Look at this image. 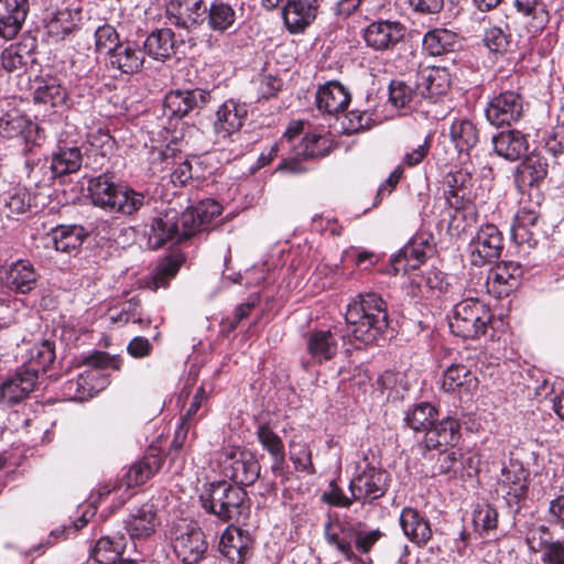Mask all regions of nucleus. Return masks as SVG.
I'll return each instance as SVG.
<instances>
[{"label": "nucleus", "mask_w": 564, "mask_h": 564, "mask_svg": "<svg viewBox=\"0 0 564 564\" xmlns=\"http://www.w3.org/2000/svg\"><path fill=\"white\" fill-rule=\"evenodd\" d=\"M345 319L356 339L373 343L388 327L387 304L376 293L360 295L348 305Z\"/></svg>", "instance_id": "1"}, {"label": "nucleus", "mask_w": 564, "mask_h": 564, "mask_svg": "<svg viewBox=\"0 0 564 564\" xmlns=\"http://www.w3.org/2000/svg\"><path fill=\"white\" fill-rule=\"evenodd\" d=\"M88 191L93 204L110 213L132 215L144 204L142 194L116 185L106 176L93 178L89 182Z\"/></svg>", "instance_id": "2"}, {"label": "nucleus", "mask_w": 564, "mask_h": 564, "mask_svg": "<svg viewBox=\"0 0 564 564\" xmlns=\"http://www.w3.org/2000/svg\"><path fill=\"white\" fill-rule=\"evenodd\" d=\"M246 498L247 492L242 487L232 486L223 480L210 484L207 491L200 496V501L207 512L228 522L239 519Z\"/></svg>", "instance_id": "3"}, {"label": "nucleus", "mask_w": 564, "mask_h": 564, "mask_svg": "<svg viewBox=\"0 0 564 564\" xmlns=\"http://www.w3.org/2000/svg\"><path fill=\"white\" fill-rule=\"evenodd\" d=\"M490 322L488 306L476 299H467L454 306L449 328L456 336L475 339L486 333Z\"/></svg>", "instance_id": "4"}, {"label": "nucleus", "mask_w": 564, "mask_h": 564, "mask_svg": "<svg viewBox=\"0 0 564 564\" xmlns=\"http://www.w3.org/2000/svg\"><path fill=\"white\" fill-rule=\"evenodd\" d=\"M219 464L223 473L239 487L251 486L260 477L261 466L257 456L251 451L239 446L224 447Z\"/></svg>", "instance_id": "5"}, {"label": "nucleus", "mask_w": 564, "mask_h": 564, "mask_svg": "<svg viewBox=\"0 0 564 564\" xmlns=\"http://www.w3.org/2000/svg\"><path fill=\"white\" fill-rule=\"evenodd\" d=\"M170 536L173 550L183 564H198L207 550L204 533L198 527L181 521L173 524Z\"/></svg>", "instance_id": "6"}, {"label": "nucleus", "mask_w": 564, "mask_h": 564, "mask_svg": "<svg viewBox=\"0 0 564 564\" xmlns=\"http://www.w3.org/2000/svg\"><path fill=\"white\" fill-rule=\"evenodd\" d=\"M83 364L87 369L79 373L78 378L83 386V393L88 398L107 387L108 378L102 373L104 370H119L121 367L120 360L106 351L91 352L85 357Z\"/></svg>", "instance_id": "7"}, {"label": "nucleus", "mask_w": 564, "mask_h": 564, "mask_svg": "<svg viewBox=\"0 0 564 564\" xmlns=\"http://www.w3.org/2000/svg\"><path fill=\"white\" fill-rule=\"evenodd\" d=\"M523 115V98L512 90L495 96L487 105L486 118L496 127L511 126Z\"/></svg>", "instance_id": "8"}, {"label": "nucleus", "mask_w": 564, "mask_h": 564, "mask_svg": "<svg viewBox=\"0 0 564 564\" xmlns=\"http://www.w3.org/2000/svg\"><path fill=\"white\" fill-rule=\"evenodd\" d=\"M470 261L474 265L481 267L485 263L497 260L503 249L502 234L497 226L487 224L481 226L470 243Z\"/></svg>", "instance_id": "9"}, {"label": "nucleus", "mask_w": 564, "mask_h": 564, "mask_svg": "<svg viewBox=\"0 0 564 564\" xmlns=\"http://www.w3.org/2000/svg\"><path fill=\"white\" fill-rule=\"evenodd\" d=\"M349 489L355 501L372 502L387 491V476L381 469L367 465L350 481Z\"/></svg>", "instance_id": "10"}, {"label": "nucleus", "mask_w": 564, "mask_h": 564, "mask_svg": "<svg viewBox=\"0 0 564 564\" xmlns=\"http://www.w3.org/2000/svg\"><path fill=\"white\" fill-rule=\"evenodd\" d=\"M529 486V471L519 460L510 459L501 468L497 480V492L501 494L508 502H519L527 495Z\"/></svg>", "instance_id": "11"}, {"label": "nucleus", "mask_w": 564, "mask_h": 564, "mask_svg": "<svg viewBox=\"0 0 564 564\" xmlns=\"http://www.w3.org/2000/svg\"><path fill=\"white\" fill-rule=\"evenodd\" d=\"M210 100V94L196 88L189 90H172L164 98V115L169 118H183L189 112L200 109Z\"/></svg>", "instance_id": "12"}, {"label": "nucleus", "mask_w": 564, "mask_h": 564, "mask_svg": "<svg viewBox=\"0 0 564 564\" xmlns=\"http://www.w3.org/2000/svg\"><path fill=\"white\" fill-rule=\"evenodd\" d=\"M522 275L519 263L502 261L492 267L487 275V291L497 299L508 296L517 286Z\"/></svg>", "instance_id": "13"}, {"label": "nucleus", "mask_w": 564, "mask_h": 564, "mask_svg": "<svg viewBox=\"0 0 564 564\" xmlns=\"http://www.w3.org/2000/svg\"><path fill=\"white\" fill-rule=\"evenodd\" d=\"M35 370L20 368L0 384V403L11 406L29 397L36 384Z\"/></svg>", "instance_id": "14"}, {"label": "nucleus", "mask_w": 564, "mask_h": 564, "mask_svg": "<svg viewBox=\"0 0 564 564\" xmlns=\"http://www.w3.org/2000/svg\"><path fill=\"white\" fill-rule=\"evenodd\" d=\"M0 135L7 139L21 138L26 151L37 144L40 137L37 126L18 110L9 111L0 118Z\"/></svg>", "instance_id": "15"}, {"label": "nucleus", "mask_w": 564, "mask_h": 564, "mask_svg": "<svg viewBox=\"0 0 564 564\" xmlns=\"http://www.w3.org/2000/svg\"><path fill=\"white\" fill-rule=\"evenodd\" d=\"M147 236L148 247L154 250L167 242H181L177 213L170 210L152 218Z\"/></svg>", "instance_id": "16"}, {"label": "nucleus", "mask_w": 564, "mask_h": 564, "mask_svg": "<svg viewBox=\"0 0 564 564\" xmlns=\"http://www.w3.org/2000/svg\"><path fill=\"white\" fill-rule=\"evenodd\" d=\"M252 539L240 528L229 527L219 541V551L230 564H243L251 554Z\"/></svg>", "instance_id": "17"}, {"label": "nucleus", "mask_w": 564, "mask_h": 564, "mask_svg": "<svg viewBox=\"0 0 564 564\" xmlns=\"http://www.w3.org/2000/svg\"><path fill=\"white\" fill-rule=\"evenodd\" d=\"M405 34V28L398 21H377L365 31V41L375 50H389L399 43Z\"/></svg>", "instance_id": "18"}, {"label": "nucleus", "mask_w": 564, "mask_h": 564, "mask_svg": "<svg viewBox=\"0 0 564 564\" xmlns=\"http://www.w3.org/2000/svg\"><path fill=\"white\" fill-rule=\"evenodd\" d=\"M248 115L245 104L232 99L226 100L216 112L214 130L218 138L227 139L239 131Z\"/></svg>", "instance_id": "19"}, {"label": "nucleus", "mask_w": 564, "mask_h": 564, "mask_svg": "<svg viewBox=\"0 0 564 564\" xmlns=\"http://www.w3.org/2000/svg\"><path fill=\"white\" fill-rule=\"evenodd\" d=\"M317 0H288L283 8V20L291 33H302L315 20Z\"/></svg>", "instance_id": "20"}, {"label": "nucleus", "mask_w": 564, "mask_h": 564, "mask_svg": "<svg viewBox=\"0 0 564 564\" xmlns=\"http://www.w3.org/2000/svg\"><path fill=\"white\" fill-rule=\"evenodd\" d=\"M206 7L203 0H170L166 6L167 19L177 26L189 29L204 20Z\"/></svg>", "instance_id": "21"}, {"label": "nucleus", "mask_w": 564, "mask_h": 564, "mask_svg": "<svg viewBox=\"0 0 564 564\" xmlns=\"http://www.w3.org/2000/svg\"><path fill=\"white\" fill-rule=\"evenodd\" d=\"M451 86V75L443 67H426L417 74V93L430 100L435 101L445 95Z\"/></svg>", "instance_id": "22"}, {"label": "nucleus", "mask_w": 564, "mask_h": 564, "mask_svg": "<svg viewBox=\"0 0 564 564\" xmlns=\"http://www.w3.org/2000/svg\"><path fill=\"white\" fill-rule=\"evenodd\" d=\"M549 172L547 160L540 154L532 153L517 166L514 181L520 191L539 186Z\"/></svg>", "instance_id": "23"}, {"label": "nucleus", "mask_w": 564, "mask_h": 564, "mask_svg": "<svg viewBox=\"0 0 564 564\" xmlns=\"http://www.w3.org/2000/svg\"><path fill=\"white\" fill-rule=\"evenodd\" d=\"M29 9L28 0H0V37L11 40L22 28Z\"/></svg>", "instance_id": "24"}, {"label": "nucleus", "mask_w": 564, "mask_h": 564, "mask_svg": "<svg viewBox=\"0 0 564 564\" xmlns=\"http://www.w3.org/2000/svg\"><path fill=\"white\" fill-rule=\"evenodd\" d=\"M144 52L133 42H122L109 55V64L122 74H135L141 70Z\"/></svg>", "instance_id": "25"}, {"label": "nucleus", "mask_w": 564, "mask_h": 564, "mask_svg": "<svg viewBox=\"0 0 564 564\" xmlns=\"http://www.w3.org/2000/svg\"><path fill=\"white\" fill-rule=\"evenodd\" d=\"M539 219L540 216L536 212L527 208L519 209L511 229L514 241L535 247L541 232Z\"/></svg>", "instance_id": "26"}, {"label": "nucleus", "mask_w": 564, "mask_h": 564, "mask_svg": "<svg viewBox=\"0 0 564 564\" xmlns=\"http://www.w3.org/2000/svg\"><path fill=\"white\" fill-rule=\"evenodd\" d=\"M492 144L495 152L508 161L519 160L529 149L527 137L519 130L499 132L494 135Z\"/></svg>", "instance_id": "27"}, {"label": "nucleus", "mask_w": 564, "mask_h": 564, "mask_svg": "<svg viewBox=\"0 0 564 564\" xmlns=\"http://www.w3.org/2000/svg\"><path fill=\"white\" fill-rule=\"evenodd\" d=\"M460 425L453 417H445L429 427L424 435L426 448H437L440 446H454L459 440Z\"/></svg>", "instance_id": "28"}, {"label": "nucleus", "mask_w": 564, "mask_h": 564, "mask_svg": "<svg viewBox=\"0 0 564 564\" xmlns=\"http://www.w3.org/2000/svg\"><path fill=\"white\" fill-rule=\"evenodd\" d=\"M163 460L164 459L159 452L151 451L141 460L134 463L129 468L121 482H123L127 488L143 485L160 470L163 465Z\"/></svg>", "instance_id": "29"}, {"label": "nucleus", "mask_w": 564, "mask_h": 564, "mask_svg": "<svg viewBox=\"0 0 564 564\" xmlns=\"http://www.w3.org/2000/svg\"><path fill=\"white\" fill-rule=\"evenodd\" d=\"M350 101V95L338 82H329L317 90L316 102L319 110L329 115L344 111Z\"/></svg>", "instance_id": "30"}, {"label": "nucleus", "mask_w": 564, "mask_h": 564, "mask_svg": "<svg viewBox=\"0 0 564 564\" xmlns=\"http://www.w3.org/2000/svg\"><path fill=\"white\" fill-rule=\"evenodd\" d=\"M37 281V273L29 261L19 260L12 263L6 273L8 288L17 293L31 292Z\"/></svg>", "instance_id": "31"}, {"label": "nucleus", "mask_w": 564, "mask_h": 564, "mask_svg": "<svg viewBox=\"0 0 564 564\" xmlns=\"http://www.w3.org/2000/svg\"><path fill=\"white\" fill-rule=\"evenodd\" d=\"M306 347L312 359L322 364L335 357L337 340L330 330H313L307 334Z\"/></svg>", "instance_id": "32"}, {"label": "nucleus", "mask_w": 564, "mask_h": 564, "mask_svg": "<svg viewBox=\"0 0 564 564\" xmlns=\"http://www.w3.org/2000/svg\"><path fill=\"white\" fill-rule=\"evenodd\" d=\"M473 181V174L466 167H462L446 176L449 189L445 192V195L451 207L459 209L464 206V200L467 199Z\"/></svg>", "instance_id": "33"}, {"label": "nucleus", "mask_w": 564, "mask_h": 564, "mask_svg": "<svg viewBox=\"0 0 564 564\" xmlns=\"http://www.w3.org/2000/svg\"><path fill=\"white\" fill-rule=\"evenodd\" d=\"M400 524L404 534L416 544H424L432 536L429 522L415 509L404 508L400 516Z\"/></svg>", "instance_id": "34"}, {"label": "nucleus", "mask_w": 564, "mask_h": 564, "mask_svg": "<svg viewBox=\"0 0 564 564\" xmlns=\"http://www.w3.org/2000/svg\"><path fill=\"white\" fill-rule=\"evenodd\" d=\"M356 530L349 523L332 522L325 525V538L327 542L343 553L347 560L354 556L352 541H355Z\"/></svg>", "instance_id": "35"}, {"label": "nucleus", "mask_w": 564, "mask_h": 564, "mask_svg": "<svg viewBox=\"0 0 564 564\" xmlns=\"http://www.w3.org/2000/svg\"><path fill=\"white\" fill-rule=\"evenodd\" d=\"M126 546L124 535H105L97 540L90 556L100 564H115L117 563L116 558L124 552Z\"/></svg>", "instance_id": "36"}, {"label": "nucleus", "mask_w": 564, "mask_h": 564, "mask_svg": "<svg viewBox=\"0 0 564 564\" xmlns=\"http://www.w3.org/2000/svg\"><path fill=\"white\" fill-rule=\"evenodd\" d=\"M159 520L151 506H142L135 513L131 514L126 522V528L131 539H144L154 533Z\"/></svg>", "instance_id": "37"}, {"label": "nucleus", "mask_w": 564, "mask_h": 564, "mask_svg": "<svg viewBox=\"0 0 564 564\" xmlns=\"http://www.w3.org/2000/svg\"><path fill=\"white\" fill-rule=\"evenodd\" d=\"M174 33L170 29L152 32L144 42V51L154 59L165 61L174 54Z\"/></svg>", "instance_id": "38"}, {"label": "nucleus", "mask_w": 564, "mask_h": 564, "mask_svg": "<svg viewBox=\"0 0 564 564\" xmlns=\"http://www.w3.org/2000/svg\"><path fill=\"white\" fill-rule=\"evenodd\" d=\"M449 137L460 153H468L479 141L478 129L468 119L454 120L449 128Z\"/></svg>", "instance_id": "39"}, {"label": "nucleus", "mask_w": 564, "mask_h": 564, "mask_svg": "<svg viewBox=\"0 0 564 564\" xmlns=\"http://www.w3.org/2000/svg\"><path fill=\"white\" fill-rule=\"evenodd\" d=\"M87 237L82 226H58L52 231V241L56 251L70 253L77 250Z\"/></svg>", "instance_id": "40"}, {"label": "nucleus", "mask_w": 564, "mask_h": 564, "mask_svg": "<svg viewBox=\"0 0 564 564\" xmlns=\"http://www.w3.org/2000/svg\"><path fill=\"white\" fill-rule=\"evenodd\" d=\"M257 437L262 447L271 455L273 459L272 470L276 471L282 469L285 460V451L281 437L275 432H273V430L267 423H261L258 425Z\"/></svg>", "instance_id": "41"}, {"label": "nucleus", "mask_w": 564, "mask_h": 564, "mask_svg": "<svg viewBox=\"0 0 564 564\" xmlns=\"http://www.w3.org/2000/svg\"><path fill=\"white\" fill-rule=\"evenodd\" d=\"M82 152L76 147L59 148L52 156L51 172L53 177H61L77 172L82 166Z\"/></svg>", "instance_id": "42"}, {"label": "nucleus", "mask_w": 564, "mask_h": 564, "mask_svg": "<svg viewBox=\"0 0 564 564\" xmlns=\"http://www.w3.org/2000/svg\"><path fill=\"white\" fill-rule=\"evenodd\" d=\"M477 386V378L463 365H452L443 376V389L447 392L465 389L470 390Z\"/></svg>", "instance_id": "43"}, {"label": "nucleus", "mask_w": 564, "mask_h": 564, "mask_svg": "<svg viewBox=\"0 0 564 564\" xmlns=\"http://www.w3.org/2000/svg\"><path fill=\"white\" fill-rule=\"evenodd\" d=\"M514 6L519 12L531 18L529 28L532 33L541 32L547 25L549 12L539 0H514Z\"/></svg>", "instance_id": "44"}, {"label": "nucleus", "mask_w": 564, "mask_h": 564, "mask_svg": "<svg viewBox=\"0 0 564 564\" xmlns=\"http://www.w3.org/2000/svg\"><path fill=\"white\" fill-rule=\"evenodd\" d=\"M185 258L182 253H175L162 259L154 271L150 288L156 291L165 288L169 281L176 275Z\"/></svg>", "instance_id": "45"}, {"label": "nucleus", "mask_w": 564, "mask_h": 564, "mask_svg": "<svg viewBox=\"0 0 564 564\" xmlns=\"http://www.w3.org/2000/svg\"><path fill=\"white\" fill-rule=\"evenodd\" d=\"M55 359V349L53 343L43 340L30 349L29 360L21 368H32L35 370L36 379L39 372H45Z\"/></svg>", "instance_id": "46"}, {"label": "nucleus", "mask_w": 564, "mask_h": 564, "mask_svg": "<svg viewBox=\"0 0 564 564\" xmlns=\"http://www.w3.org/2000/svg\"><path fill=\"white\" fill-rule=\"evenodd\" d=\"M430 257L427 250L420 248L412 240L401 250L394 259V269L397 271L408 272L416 270Z\"/></svg>", "instance_id": "47"}, {"label": "nucleus", "mask_w": 564, "mask_h": 564, "mask_svg": "<svg viewBox=\"0 0 564 564\" xmlns=\"http://www.w3.org/2000/svg\"><path fill=\"white\" fill-rule=\"evenodd\" d=\"M332 148L333 141L329 135L312 132L304 137L299 153L305 158H322L327 155Z\"/></svg>", "instance_id": "48"}, {"label": "nucleus", "mask_w": 564, "mask_h": 564, "mask_svg": "<svg viewBox=\"0 0 564 564\" xmlns=\"http://www.w3.org/2000/svg\"><path fill=\"white\" fill-rule=\"evenodd\" d=\"M437 411L430 403H421L414 406L405 416V422L415 432H426L436 421Z\"/></svg>", "instance_id": "49"}, {"label": "nucleus", "mask_w": 564, "mask_h": 564, "mask_svg": "<svg viewBox=\"0 0 564 564\" xmlns=\"http://www.w3.org/2000/svg\"><path fill=\"white\" fill-rule=\"evenodd\" d=\"M66 98V89L55 78L45 80L34 93V100L36 102L50 104L52 107L64 105Z\"/></svg>", "instance_id": "50"}, {"label": "nucleus", "mask_w": 564, "mask_h": 564, "mask_svg": "<svg viewBox=\"0 0 564 564\" xmlns=\"http://www.w3.org/2000/svg\"><path fill=\"white\" fill-rule=\"evenodd\" d=\"M236 19L235 10L225 2H214L208 12V24L215 31H226Z\"/></svg>", "instance_id": "51"}, {"label": "nucleus", "mask_w": 564, "mask_h": 564, "mask_svg": "<svg viewBox=\"0 0 564 564\" xmlns=\"http://www.w3.org/2000/svg\"><path fill=\"white\" fill-rule=\"evenodd\" d=\"M462 466L460 455L455 451L441 452L434 460L431 469L432 476L444 475L453 478L457 475Z\"/></svg>", "instance_id": "52"}, {"label": "nucleus", "mask_w": 564, "mask_h": 564, "mask_svg": "<svg viewBox=\"0 0 564 564\" xmlns=\"http://www.w3.org/2000/svg\"><path fill=\"white\" fill-rule=\"evenodd\" d=\"M290 459L293 462L296 470L304 471L308 475L315 474L312 451L306 443L291 441Z\"/></svg>", "instance_id": "53"}, {"label": "nucleus", "mask_w": 564, "mask_h": 564, "mask_svg": "<svg viewBox=\"0 0 564 564\" xmlns=\"http://www.w3.org/2000/svg\"><path fill=\"white\" fill-rule=\"evenodd\" d=\"M498 512L490 505H478L473 512V524L479 533L489 532L497 528Z\"/></svg>", "instance_id": "54"}, {"label": "nucleus", "mask_w": 564, "mask_h": 564, "mask_svg": "<svg viewBox=\"0 0 564 564\" xmlns=\"http://www.w3.org/2000/svg\"><path fill=\"white\" fill-rule=\"evenodd\" d=\"M542 564H564V540H541Z\"/></svg>", "instance_id": "55"}, {"label": "nucleus", "mask_w": 564, "mask_h": 564, "mask_svg": "<svg viewBox=\"0 0 564 564\" xmlns=\"http://www.w3.org/2000/svg\"><path fill=\"white\" fill-rule=\"evenodd\" d=\"M198 218V214L193 207L187 208L180 216L177 215L181 241L205 229L203 225L199 224Z\"/></svg>", "instance_id": "56"}, {"label": "nucleus", "mask_w": 564, "mask_h": 564, "mask_svg": "<svg viewBox=\"0 0 564 564\" xmlns=\"http://www.w3.org/2000/svg\"><path fill=\"white\" fill-rule=\"evenodd\" d=\"M34 197L25 188L15 189L6 202V207L12 215H21L29 212L33 205Z\"/></svg>", "instance_id": "57"}, {"label": "nucleus", "mask_w": 564, "mask_h": 564, "mask_svg": "<svg viewBox=\"0 0 564 564\" xmlns=\"http://www.w3.org/2000/svg\"><path fill=\"white\" fill-rule=\"evenodd\" d=\"M96 48L98 51H106L108 55L113 52V48L120 45L119 35L116 29L109 24L99 26L95 32Z\"/></svg>", "instance_id": "58"}, {"label": "nucleus", "mask_w": 564, "mask_h": 564, "mask_svg": "<svg viewBox=\"0 0 564 564\" xmlns=\"http://www.w3.org/2000/svg\"><path fill=\"white\" fill-rule=\"evenodd\" d=\"M449 36L446 30H433L425 34L423 43L432 55H441L449 44Z\"/></svg>", "instance_id": "59"}, {"label": "nucleus", "mask_w": 564, "mask_h": 564, "mask_svg": "<svg viewBox=\"0 0 564 564\" xmlns=\"http://www.w3.org/2000/svg\"><path fill=\"white\" fill-rule=\"evenodd\" d=\"M412 88L403 82L393 80L389 86V99L397 108H404L412 100Z\"/></svg>", "instance_id": "60"}, {"label": "nucleus", "mask_w": 564, "mask_h": 564, "mask_svg": "<svg viewBox=\"0 0 564 564\" xmlns=\"http://www.w3.org/2000/svg\"><path fill=\"white\" fill-rule=\"evenodd\" d=\"M484 43L491 52H505L509 45L508 35L498 26L486 30Z\"/></svg>", "instance_id": "61"}, {"label": "nucleus", "mask_w": 564, "mask_h": 564, "mask_svg": "<svg viewBox=\"0 0 564 564\" xmlns=\"http://www.w3.org/2000/svg\"><path fill=\"white\" fill-rule=\"evenodd\" d=\"M193 208L198 214L199 224L204 228L218 217L223 210L221 205L214 199L202 200Z\"/></svg>", "instance_id": "62"}, {"label": "nucleus", "mask_w": 564, "mask_h": 564, "mask_svg": "<svg viewBox=\"0 0 564 564\" xmlns=\"http://www.w3.org/2000/svg\"><path fill=\"white\" fill-rule=\"evenodd\" d=\"M544 144L547 152L554 155L564 151V122L555 124L546 132Z\"/></svg>", "instance_id": "63"}, {"label": "nucleus", "mask_w": 564, "mask_h": 564, "mask_svg": "<svg viewBox=\"0 0 564 564\" xmlns=\"http://www.w3.org/2000/svg\"><path fill=\"white\" fill-rule=\"evenodd\" d=\"M68 12H58V14L47 24L48 33L56 40H63L74 28V23L67 21Z\"/></svg>", "instance_id": "64"}]
</instances>
